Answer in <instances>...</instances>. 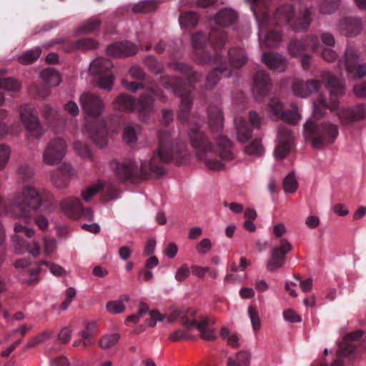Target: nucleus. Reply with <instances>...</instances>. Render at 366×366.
Here are the masks:
<instances>
[{"label": "nucleus", "instance_id": "nucleus-28", "mask_svg": "<svg viewBox=\"0 0 366 366\" xmlns=\"http://www.w3.org/2000/svg\"><path fill=\"white\" fill-rule=\"evenodd\" d=\"M321 85V81L317 79H310L307 81L297 79L292 84V91L296 96L306 97L312 92L318 91Z\"/></svg>", "mask_w": 366, "mask_h": 366}, {"label": "nucleus", "instance_id": "nucleus-29", "mask_svg": "<svg viewBox=\"0 0 366 366\" xmlns=\"http://www.w3.org/2000/svg\"><path fill=\"white\" fill-rule=\"evenodd\" d=\"M262 61L268 68L275 71H284L287 66V59L277 53L264 52L262 54Z\"/></svg>", "mask_w": 366, "mask_h": 366}, {"label": "nucleus", "instance_id": "nucleus-22", "mask_svg": "<svg viewBox=\"0 0 366 366\" xmlns=\"http://www.w3.org/2000/svg\"><path fill=\"white\" fill-rule=\"evenodd\" d=\"M86 129L94 144L100 147H104L107 145L108 131L104 120L94 119L88 122L86 124Z\"/></svg>", "mask_w": 366, "mask_h": 366}, {"label": "nucleus", "instance_id": "nucleus-56", "mask_svg": "<svg viewBox=\"0 0 366 366\" xmlns=\"http://www.w3.org/2000/svg\"><path fill=\"white\" fill-rule=\"evenodd\" d=\"M317 53H320L322 59L328 62L334 61L337 58V54L336 51H335L331 48H323L320 44L318 51Z\"/></svg>", "mask_w": 366, "mask_h": 366}, {"label": "nucleus", "instance_id": "nucleus-58", "mask_svg": "<svg viewBox=\"0 0 366 366\" xmlns=\"http://www.w3.org/2000/svg\"><path fill=\"white\" fill-rule=\"evenodd\" d=\"M354 95L360 99L366 98V81H362L354 84L352 88Z\"/></svg>", "mask_w": 366, "mask_h": 366}, {"label": "nucleus", "instance_id": "nucleus-15", "mask_svg": "<svg viewBox=\"0 0 366 366\" xmlns=\"http://www.w3.org/2000/svg\"><path fill=\"white\" fill-rule=\"evenodd\" d=\"M20 118L26 129L34 138L39 139L44 134L39 117L34 113L33 108L29 104L21 106Z\"/></svg>", "mask_w": 366, "mask_h": 366}, {"label": "nucleus", "instance_id": "nucleus-33", "mask_svg": "<svg viewBox=\"0 0 366 366\" xmlns=\"http://www.w3.org/2000/svg\"><path fill=\"white\" fill-rule=\"evenodd\" d=\"M209 125L213 132H218L223 128L222 112L217 106L208 107Z\"/></svg>", "mask_w": 366, "mask_h": 366}, {"label": "nucleus", "instance_id": "nucleus-40", "mask_svg": "<svg viewBox=\"0 0 366 366\" xmlns=\"http://www.w3.org/2000/svg\"><path fill=\"white\" fill-rule=\"evenodd\" d=\"M101 25V21L96 18H91L86 21L78 29V34H89L96 31Z\"/></svg>", "mask_w": 366, "mask_h": 366}, {"label": "nucleus", "instance_id": "nucleus-20", "mask_svg": "<svg viewBox=\"0 0 366 366\" xmlns=\"http://www.w3.org/2000/svg\"><path fill=\"white\" fill-rule=\"evenodd\" d=\"M345 66L351 79H361L366 75V63L358 64V56L352 47H347L345 51Z\"/></svg>", "mask_w": 366, "mask_h": 366}, {"label": "nucleus", "instance_id": "nucleus-60", "mask_svg": "<svg viewBox=\"0 0 366 366\" xmlns=\"http://www.w3.org/2000/svg\"><path fill=\"white\" fill-rule=\"evenodd\" d=\"M148 311H149L148 305L144 302H140L138 312L137 314H134V315L128 316L127 317L126 321L133 322L134 323H137L139 322V318L142 317V315L147 313Z\"/></svg>", "mask_w": 366, "mask_h": 366}, {"label": "nucleus", "instance_id": "nucleus-50", "mask_svg": "<svg viewBox=\"0 0 366 366\" xmlns=\"http://www.w3.org/2000/svg\"><path fill=\"white\" fill-rule=\"evenodd\" d=\"M20 88L19 82L11 77H0V89L16 92Z\"/></svg>", "mask_w": 366, "mask_h": 366}, {"label": "nucleus", "instance_id": "nucleus-21", "mask_svg": "<svg viewBox=\"0 0 366 366\" xmlns=\"http://www.w3.org/2000/svg\"><path fill=\"white\" fill-rule=\"evenodd\" d=\"M14 232L16 235L12 237L14 242H16L17 244L21 247H23L26 251L31 254L33 257H37L40 254V246L38 242H28L23 239L21 234H24L27 237H31L34 234V230L16 223L14 225Z\"/></svg>", "mask_w": 366, "mask_h": 366}, {"label": "nucleus", "instance_id": "nucleus-6", "mask_svg": "<svg viewBox=\"0 0 366 366\" xmlns=\"http://www.w3.org/2000/svg\"><path fill=\"white\" fill-rule=\"evenodd\" d=\"M158 97L165 101V96L157 86L151 87L142 93L139 99L127 94H121L113 102L114 108L125 112H137L142 115H149L154 111V97Z\"/></svg>", "mask_w": 366, "mask_h": 366}, {"label": "nucleus", "instance_id": "nucleus-17", "mask_svg": "<svg viewBox=\"0 0 366 366\" xmlns=\"http://www.w3.org/2000/svg\"><path fill=\"white\" fill-rule=\"evenodd\" d=\"M66 152V144L64 139L58 137L51 140L43 153V162L48 165L59 164Z\"/></svg>", "mask_w": 366, "mask_h": 366}, {"label": "nucleus", "instance_id": "nucleus-30", "mask_svg": "<svg viewBox=\"0 0 366 366\" xmlns=\"http://www.w3.org/2000/svg\"><path fill=\"white\" fill-rule=\"evenodd\" d=\"M42 117L49 127L54 129H57L59 127L64 125V118L59 112L49 104H45L42 107Z\"/></svg>", "mask_w": 366, "mask_h": 366}, {"label": "nucleus", "instance_id": "nucleus-47", "mask_svg": "<svg viewBox=\"0 0 366 366\" xmlns=\"http://www.w3.org/2000/svg\"><path fill=\"white\" fill-rule=\"evenodd\" d=\"M144 63L148 69L152 73L157 74L163 71L162 64L153 56H146L144 60Z\"/></svg>", "mask_w": 366, "mask_h": 366}, {"label": "nucleus", "instance_id": "nucleus-45", "mask_svg": "<svg viewBox=\"0 0 366 366\" xmlns=\"http://www.w3.org/2000/svg\"><path fill=\"white\" fill-rule=\"evenodd\" d=\"M355 350L356 346L352 342H346L345 343H340L339 350L337 351V355L340 358L353 356Z\"/></svg>", "mask_w": 366, "mask_h": 366}, {"label": "nucleus", "instance_id": "nucleus-16", "mask_svg": "<svg viewBox=\"0 0 366 366\" xmlns=\"http://www.w3.org/2000/svg\"><path fill=\"white\" fill-rule=\"evenodd\" d=\"M249 123L242 117L234 118V126L238 141L245 142L252 137V127L259 128L260 118L255 112L251 111L249 114Z\"/></svg>", "mask_w": 366, "mask_h": 366}, {"label": "nucleus", "instance_id": "nucleus-31", "mask_svg": "<svg viewBox=\"0 0 366 366\" xmlns=\"http://www.w3.org/2000/svg\"><path fill=\"white\" fill-rule=\"evenodd\" d=\"M230 65L234 69H240L246 64L248 56L246 51L241 47L234 46L228 51Z\"/></svg>", "mask_w": 366, "mask_h": 366}, {"label": "nucleus", "instance_id": "nucleus-54", "mask_svg": "<svg viewBox=\"0 0 366 366\" xmlns=\"http://www.w3.org/2000/svg\"><path fill=\"white\" fill-rule=\"evenodd\" d=\"M98 43L91 38H82L75 42V47L78 49L88 50L96 49Z\"/></svg>", "mask_w": 366, "mask_h": 366}, {"label": "nucleus", "instance_id": "nucleus-57", "mask_svg": "<svg viewBox=\"0 0 366 366\" xmlns=\"http://www.w3.org/2000/svg\"><path fill=\"white\" fill-rule=\"evenodd\" d=\"M11 155L10 148L5 144H0V170L4 169Z\"/></svg>", "mask_w": 366, "mask_h": 366}, {"label": "nucleus", "instance_id": "nucleus-26", "mask_svg": "<svg viewBox=\"0 0 366 366\" xmlns=\"http://www.w3.org/2000/svg\"><path fill=\"white\" fill-rule=\"evenodd\" d=\"M271 79L269 74L262 70L257 71L254 76L252 93L255 99L261 102L269 93L271 88Z\"/></svg>", "mask_w": 366, "mask_h": 366}, {"label": "nucleus", "instance_id": "nucleus-18", "mask_svg": "<svg viewBox=\"0 0 366 366\" xmlns=\"http://www.w3.org/2000/svg\"><path fill=\"white\" fill-rule=\"evenodd\" d=\"M278 144L274 150L277 159H283L291 152L294 145V137L287 125L285 123L278 127Z\"/></svg>", "mask_w": 366, "mask_h": 366}, {"label": "nucleus", "instance_id": "nucleus-2", "mask_svg": "<svg viewBox=\"0 0 366 366\" xmlns=\"http://www.w3.org/2000/svg\"><path fill=\"white\" fill-rule=\"evenodd\" d=\"M251 4V9L259 23V39L261 46L275 48L282 41V34L278 26L287 24L295 31H305L311 21L310 8L300 9L297 14L291 4L278 7L271 16L266 7L262 6L263 0H244Z\"/></svg>", "mask_w": 366, "mask_h": 366}, {"label": "nucleus", "instance_id": "nucleus-51", "mask_svg": "<svg viewBox=\"0 0 366 366\" xmlns=\"http://www.w3.org/2000/svg\"><path fill=\"white\" fill-rule=\"evenodd\" d=\"M340 0H322L320 11L322 14H330L339 6Z\"/></svg>", "mask_w": 366, "mask_h": 366}, {"label": "nucleus", "instance_id": "nucleus-63", "mask_svg": "<svg viewBox=\"0 0 366 366\" xmlns=\"http://www.w3.org/2000/svg\"><path fill=\"white\" fill-rule=\"evenodd\" d=\"M190 274V270L187 264H183L175 274V279L178 282H183L189 277Z\"/></svg>", "mask_w": 366, "mask_h": 366}, {"label": "nucleus", "instance_id": "nucleus-19", "mask_svg": "<svg viewBox=\"0 0 366 366\" xmlns=\"http://www.w3.org/2000/svg\"><path fill=\"white\" fill-rule=\"evenodd\" d=\"M320 39L316 35H308L304 39H293L288 44L287 49L292 57L301 56L304 51L311 49L318 51Z\"/></svg>", "mask_w": 366, "mask_h": 366}, {"label": "nucleus", "instance_id": "nucleus-61", "mask_svg": "<svg viewBox=\"0 0 366 366\" xmlns=\"http://www.w3.org/2000/svg\"><path fill=\"white\" fill-rule=\"evenodd\" d=\"M212 247V244L209 239H202L197 245L196 249L200 254H205L208 253Z\"/></svg>", "mask_w": 366, "mask_h": 366}, {"label": "nucleus", "instance_id": "nucleus-52", "mask_svg": "<svg viewBox=\"0 0 366 366\" xmlns=\"http://www.w3.org/2000/svg\"><path fill=\"white\" fill-rule=\"evenodd\" d=\"M104 184L99 182L97 184L92 185L82 191L81 195L85 202H89L93 196L102 190Z\"/></svg>", "mask_w": 366, "mask_h": 366}, {"label": "nucleus", "instance_id": "nucleus-59", "mask_svg": "<svg viewBox=\"0 0 366 366\" xmlns=\"http://www.w3.org/2000/svg\"><path fill=\"white\" fill-rule=\"evenodd\" d=\"M248 314L250 318V321L252 323V326L254 331H257L261 326V322L259 319V316L258 315V312L257 310L252 307H248Z\"/></svg>", "mask_w": 366, "mask_h": 366}, {"label": "nucleus", "instance_id": "nucleus-12", "mask_svg": "<svg viewBox=\"0 0 366 366\" xmlns=\"http://www.w3.org/2000/svg\"><path fill=\"white\" fill-rule=\"evenodd\" d=\"M209 64H214V67L207 76L204 84L205 89H212L222 77H229L232 74V69L229 67L226 59L222 54L214 55Z\"/></svg>", "mask_w": 366, "mask_h": 366}, {"label": "nucleus", "instance_id": "nucleus-39", "mask_svg": "<svg viewBox=\"0 0 366 366\" xmlns=\"http://www.w3.org/2000/svg\"><path fill=\"white\" fill-rule=\"evenodd\" d=\"M198 20V14L194 11H185L182 13L179 16V24L187 28L195 26Z\"/></svg>", "mask_w": 366, "mask_h": 366}, {"label": "nucleus", "instance_id": "nucleus-41", "mask_svg": "<svg viewBox=\"0 0 366 366\" xmlns=\"http://www.w3.org/2000/svg\"><path fill=\"white\" fill-rule=\"evenodd\" d=\"M158 4L154 0H145L139 2L133 6L134 13H148L157 9Z\"/></svg>", "mask_w": 366, "mask_h": 366}, {"label": "nucleus", "instance_id": "nucleus-9", "mask_svg": "<svg viewBox=\"0 0 366 366\" xmlns=\"http://www.w3.org/2000/svg\"><path fill=\"white\" fill-rule=\"evenodd\" d=\"M305 139L310 141L315 148H322L332 144L337 139L339 132L337 126L328 122L317 124L308 121L304 126Z\"/></svg>", "mask_w": 366, "mask_h": 366}, {"label": "nucleus", "instance_id": "nucleus-11", "mask_svg": "<svg viewBox=\"0 0 366 366\" xmlns=\"http://www.w3.org/2000/svg\"><path fill=\"white\" fill-rule=\"evenodd\" d=\"M113 67L111 60L103 57L94 59L90 64L89 72L99 76L98 86L104 89L111 90L114 84V76L109 73Z\"/></svg>", "mask_w": 366, "mask_h": 366}, {"label": "nucleus", "instance_id": "nucleus-8", "mask_svg": "<svg viewBox=\"0 0 366 366\" xmlns=\"http://www.w3.org/2000/svg\"><path fill=\"white\" fill-rule=\"evenodd\" d=\"M320 76L325 82L326 87L330 92L331 98L330 102H327L325 97L320 96L314 102L313 115L316 119L322 118L327 109L331 111L336 109L339 107V101L335 96H342L345 91L343 82L331 72L322 71Z\"/></svg>", "mask_w": 366, "mask_h": 366}, {"label": "nucleus", "instance_id": "nucleus-32", "mask_svg": "<svg viewBox=\"0 0 366 366\" xmlns=\"http://www.w3.org/2000/svg\"><path fill=\"white\" fill-rule=\"evenodd\" d=\"M339 26L345 35L353 36L360 32L362 23L357 18L346 17L340 21Z\"/></svg>", "mask_w": 366, "mask_h": 366}, {"label": "nucleus", "instance_id": "nucleus-43", "mask_svg": "<svg viewBox=\"0 0 366 366\" xmlns=\"http://www.w3.org/2000/svg\"><path fill=\"white\" fill-rule=\"evenodd\" d=\"M17 174L19 179L24 183H30L34 177V172L31 167L27 164H20L17 169Z\"/></svg>", "mask_w": 366, "mask_h": 366}, {"label": "nucleus", "instance_id": "nucleus-7", "mask_svg": "<svg viewBox=\"0 0 366 366\" xmlns=\"http://www.w3.org/2000/svg\"><path fill=\"white\" fill-rule=\"evenodd\" d=\"M177 318L181 319L182 325L187 330L196 328L203 340L210 341L217 338L213 327L214 321L208 317L201 316L199 318L194 310L175 309L169 315L168 320L172 322Z\"/></svg>", "mask_w": 366, "mask_h": 366}, {"label": "nucleus", "instance_id": "nucleus-13", "mask_svg": "<svg viewBox=\"0 0 366 366\" xmlns=\"http://www.w3.org/2000/svg\"><path fill=\"white\" fill-rule=\"evenodd\" d=\"M61 211L72 219L84 217L88 221L93 219V212L91 208L84 207L81 199L77 197H69L61 201L59 204Z\"/></svg>", "mask_w": 366, "mask_h": 366}, {"label": "nucleus", "instance_id": "nucleus-3", "mask_svg": "<svg viewBox=\"0 0 366 366\" xmlns=\"http://www.w3.org/2000/svg\"><path fill=\"white\" fill-rule=\"evenodd\" d=\"M172 68L184 74L187 80L177 76H163L160 79V84L182 99L178 119L182 122H187L192 105V92L194 88V84L199 81L201 75L194 71L192 66L182 62L173 63Z\"/></svg>", "mask_w": 366, "mask_h": 366}, {"label": "nucleus", "instance_id": "nucleus-64", "mask_svg": "<svg viewBox=\"0 0 366 366\" xmlns=\"http://www.w3.org/2000/svg\"><path fill=\"white\" fill-rule=\"evenodd\" d=\"M129 72L131 76L137 80H144L147 76L144 69L137 65L131 66Z\"/></svg>", "mask_w": 366, "mask_h": 366}, {"label": "nucleus", "instance_id": "nucleus-10", "mask_svg": "<svg viewBox=\"0 0 366 366\" xmlns=\"http://www.w3.org/2000/svg\"><path fill=\"white\" fill-rule=\"evenodd\" d=\"M189 137L192 147L195 149L199 160L204 161L206 167L210 170H220L224 169V164L217 159L208 158L212 146L206 135L200 131L198 126L192 128L189 132Z\"/></svg>", "mask_w": 366, "mask_h": 366}, {"label": "nucleus", "instance_id": "nucleus-23", "mask_svg": "<svg viewBox=\"0 0 366 366\" xmlns=\"http://www.w3.org/2000/svg\"><path fill=\"white\" fill-rule=\"evenodd\" d=\"M269 107L276 119H282L285 122L293 125L297 124L300 119V114L295 107L283 111L282 104L277 98L274 97L270 99Z\"/></svg>", "mask_w": 366, "mask_h": 366}, {"label": "nucleus", "instance_id": "nucleus-1", "mask_svg": "<svg viewBox=\"0 0 366 366\" xmlns=\"http://www.w3.org/2000/svg\"><path fill=\"white\" fill-rule=\"evenodd\" d=\"M159 146L157 154H154L148 163L147 161L138 162L127 159L122 162H114L112 167L119 181L137 184L154 176L165 173L162 163L174 162L177 165L184 164L189 159L186 144L182 142H174L171 134L166 130L158 133Z\"/></svg>", "mask_w": 366, "mask_h": 366}, {"label": "nucleus", "instance_id": "nucleus-25", "mask_svg": "<svg viewBox=\"0 0 366 366\" xmlns=\"http://www.w3.org/2000/svg\"><path fill=\"white\" fill-rule=\"evenodd\" d=\"M337 115L341 124L347 126L365 119L366 107L364 104H359L352 107L342 108L338 112Z\"/></svg>", "mask_w": 366, "mask_h": 366}, {"label": "nucleus", "instance_id": "nucleus-5", "mask_svg": "<svg viewBox=\"0 0 366 366\" xmlns=\"http://www.w3.org/2000/svg\"><path fill=\"white\" fill-rule=\"evenodd\" d=\"M227 41V33L219 28H212L209 35L202 31L194 33L192 36L194 60L199 64L210 63L214 55L220 54L219 51Z\"/></svg>", "mask_w": 366, "mask_h": 366}, {"label": "nucleus", "instance_id": "nucleus-44", "mask_svg": "<svg viewBox=\"0 0 366 366\" xmlns=\"http://www.w3.org/2000/svg\"><path fill=\"white\" fill-rule=\"evenodd\" d=\"M129 301V296L124 295L122 296L121 300L116 301H110L107 304V309L109 312L114 314H119L122 312L125 307L123 304L124 302Z\"/></svg>", "mask_w": 366, "mask_h": 366}, {"label": "nucleus", "instance_id": "nucleus-35", "mask_svg": "<svg viewBox=\"0 0 366 366\" xmlns=\"http://www.w3.org/2000/svg\"><path fill=\"white\" fill-rule=\"evenodd\" d=\"M237 14L234 11L229 9H224L219 11L215 16V23L217 26L214 28H219L228 26L232 24L237 19ZM222 29L224 31L222 28Z\"/></svg>", "mask_w": 366, "mask_h": 366}, {"label": "nucleus", "instance_id": "nucleus-36", "mask_svg": "<svg viewBox=\"0 0 366 366\" xmlns=\"http://www.w3.org/2000/svg\"><path fill=\"white\" fill-rule=\"evenodd\" d=\"M43 266L48 267L51 273L55 276H63L66 273L65 269L62 267L56 264L49 263L47 261H41L38 262L35 268L29 269L31 277L36 276L41 272Z\"/></svg>", "mask_w": 366, "mask_h": 366}, {"label": "nucleus", "instance_id": "nucleus-38", "mask_svg": "<svg viewBox=\"0 0 366 366\" xmlns=\"http://www.w3.org/2000/svg\"><path fill=\"white\" fill-rule=\"evenodd\" d=\"M41 50L39 47L25 51L18 57V61L21 64H30L36 61L40 56Z\"/></svg>", "mask_w": 366, "mask_h": 366}, {"label": "nucleus", "instance_id": "nucleus-37", "mask_svg": "<svg viewBox=\"0 0 366 366\" xmlns=\"http://www.w3.org/2000/svg\"><path fill=\"white\" fill-rule=\"evenodd\" d=\"M41 77L50 86H57L61 81L59 73L53 68L44 69L41 72Z\"/></svg>", "mask_w": 366, "mask_h": 366}, {"label": "nucleus", "instance_id": "nucleus-27", "mask_svg": "<svg viewBox=\"0 0 366 366\" xmlns=\"http://www.w3.org/2000/svg\"><path fill=\"white\" fill-rule=\"evenodd\" d=\"M137 51V46L128 41L113 43L106 49L107 55L112 57L129 56L134 55Z\"/></svg>", "mask_w": 366, "mask_h": 366}, {"label": "nucleus", "instance_id": "nucleus-14", "mask_svg": "<svg viewBox=\"0 0 366 366\" xmlns=\"http://www.w3.org/2000/svg\"><path fill=\"white\" fill-rule=\"evenodd\" d=\"M292 249V244L285 238L280 239V245L274 247L270 252L266 268L269 272H275L282 268L286 260V254Z\"/></svg>", "mask_w": 366, "mask_h": 366}, {"label": "nucleus", "instance_id": "nucleus-34", "mask_svg": "<svg viewBox=\"0 0 366 366\" xmlns=\"http://www.w3.org/2000/svg\"><path fill=\"white\" fill-rule=\"evenodd\" d=\"M232 143L225 136H219L217 139V149L220 157L225 162L232 161L234 154L232 152Z\"/></svg>", "mask_w": 366, "mask_h": 366}, {"label": "nucleus", "instance_id": "nucleus-62", "mask_svg": "<svg viewBox=\"0 0 366 366\" xmlns=\"http://www.w3.org/2000/svg\"><path fill=\"white\" fill-rule=\"evenodd\" d=\"M74 149L78 152V154L82 157L90 158L91 152L89 147L83 142H75L74 143Z\"/></svg>", "mask_w": 366, "mask_h": 366}, {"label": "nucleus", "instance_id": "nucleus-48", "mask_svg": "<svg viewBox=\"0 0 366 366\" xmlns=\"http://www.w3.org/2000/svg\"><path fill=\"white\" fill-rule=\"evenodd\" d=\"M51 178L52 184L59 189L66 188L69 182V179L66 176H64L61 171H57L56 169L53 172Z\"/></svg>", "mask_w": 366, "mask_h": 366}, {"label": "nucleus", "instance_id": "nucleus-24", "mask_svg": "<svg viewBox=\"0 0 366 366\" xmlns=\"http://www.w3.org/2000/svg\"><path fill=\"white\" fill-rule=\"evenodd\" d=\"M80 102L84 112L94 118L100 116L104 107L101 98L90 92L83 94L80 97Z\"/></svg>", "mask_w": 366, "mask_h": 366}, {"label": "nucleus", "instance_id": "nucleus-55", "mask_svg": "<svg viewBox=\"0 0 366 366\" xmlns=\"http://www.w3.org/2000/svg\"><path fill=\"white\" fill-rule=\"evenodd\" d=\"M263 151L259 139H254L248 146L245 147V152L250 155H260Z\"/></svg>", "mask_w": 366, "mask_h": 366}, {"label": "nucleus", "instance_id": "nucleus-42", "mask_svg": "<svg viewBox=\"0 0 366 366\" xmlns=\"http://www.w3.org/2000/svg\"><path fill=\"white\" fill-rule=\"evenodd\" d=\"M250 355L246 351H240L237 354L236 359L229 357L227 360V366H249Z\"/></svg>", "mask_w": 366, "mask_h": 366}, {"label": "nucleus", "instance_id": "nucleus-4", "mask_svg": "<svg viewBox=\"0 0 366 366\" xmlns=\"http://www.w3.org/2000/svg\"><path fill=\"white\" fill-rule=\"evenodd\" d=\"M54 203V196L49 191L27 184L24 186L21 191L16 193L11 199L10 207L2 202L0 213L11 214L25 219H29L32 213L36 212L42 204H45L46 207H49L53 206Z\"/></svg>", "mask_w": 366, "mask_h": 366}, {"label": "nucleus", "instance_id": "nucleus-49", "mask_svg": "<svg viewBox=\"0 0 366 366\" xmlns=\"http://www.w3.org/2000/svg\"><path fill=\"white\" fill-rule=\"evenodd\" d=\"M119 337L120 336L117 333L107 335L99 340V346L103 350L109 349L117 343Z\"/></svg>", "mask_w": 366, "mask_h": 366}, {"label": "nucleus", "instance_id": "nucleus-53", "mask_svg": "<svg viewBox=\"0 0 366 366\" xmlns=\"http://www.w3.org/2000/svg\"><path fill=\"white\" fill-rule=\"evenodd\" d=\"M135 127L138 125H127L124 129L123 139L128 144L136 142L137 139Z\"/></svg>", "mask_w": 366, "mask_h": 366}, {"label": "nucleus", "instance_id": "nucleus-46", "mask_svg": "<svg viewBox=\"0 0 366 366\" xmlns=\"http://www.w3.org/2000/svg\"><path fill=\"white\" fill-rule=\"evenodd\" d=\"M297 185L298 184L295 176V173L291 172L284 179L283 189L285 192L294 193L297 189Z\"/></svg>", "mask_w": 366, "mask_h": 366}]
</instances>
